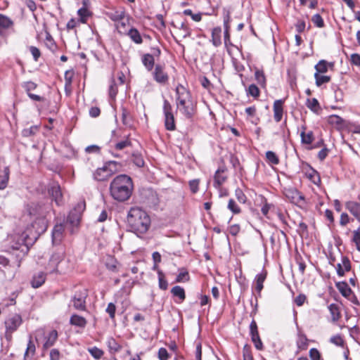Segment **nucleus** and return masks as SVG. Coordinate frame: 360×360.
<instances>
[{"mask_svg":"<svg viewBox=\"0 0 360 360\" xmlns=\"http://www.w3.org/2000/svg\"><path fill=\"white\" fill-rule=\"evenodd\" d=\"M127 223L131 231L139 236L148 230L150 226V218L141 208L131 207L128 212Z\"/></svg>","mask_w":360,"mask_h":360,"instance_id":"1","label":"nucleus"},{"mask_svg":"<svg viewBox=\"0 0 360 360\" xmlns=\"http://www.w3.org/2000/svg\"><path fill=\"white\" fill-rule=\"evenodd\" d=\"M132 180L125 174H120L116 176L110 186L111 196L120 202L128 200L132 193Z\"/></svg>","mask_w":360,"mask_h":360,"instance_id":"2","label":"nucleus"},{"mask_svg":"<svg viewBox=\"0 0 360 360\" xmlns=\"http://www.w3.org/2000/svg\"><path fill=\"white\" fill-rule=\"evenodd\" d=\"M51 207L50 204L32 203L27 208L29 215L34 218H45L50 213Z\"/></svg>","mask_w":360,"mask_h":360,"instance_id":"3","label":"nucleus"},{"mask_svg":"<svg viewBox=\"0 0 360 360\" xmlns=\"http://www.w3.org/2000/svg\"><path fill=\"white\" fill-rule=\"evenodd\" d=\"M117 163L115 161L107 162L102 168H98L94 173V178L97 181H105L117 171Z\"/></svg>","mask_w":360,"mask_h":360,"instance_id":"4","label":"nucleus"},{"mask_svg":"<svg viewBox=\"0 0 360 360\" xmlns=\"http://www.w3.org/2000/svg\"><path fill=\"white\" fill-rule=\"evenodd\" d=\"M88 296V291L85 288H81L75 291L71 302L73 307L77 310L84 311L86 309V299Z\"/></svg>","mask_w":360,"mask_h":360,"instance_id":"5","label":"nucleus"},{"mask_svg":"<svg viewBox=\"0 0 360 360\" xmlns=\"http://www.w3.org/2000/svg\"><path fill=\"white\" fill-rule=\"evenodd\" d=\"M301 170L307 178L314 184L319 186L321 184V179L319 173L314 169L309 163L302 162Z\"/></svg>","mask_w":360,"mask_h":360,"instance_id":"6","label":"nucleus"},{"mask_svg":"<svg viewBox=\"0 0 360 360\" xmlns=\"http://www.w3.org/2000/svg\"><path fill=\"white\" fill-rule=\"evenodd\" d=\"M163 112L166 129L169 131H174L176 129V125L174 115L172 113V107L167 100L164 101Z\"/></svg>","mask_w":360,"mask_h":360,"instance_id":"7","label":"nucleus"},{"mask_svg":"<svg viewBox=\"0 0 360 360\" xmlns=\"http://www.w3.org/2000/svg\"><path fill=\"white\" fill-rule=\"evenodd\" d=\"M85 210V202H79L77 206L70 211L67 222L70 223L72 226H77L81 219L82 213Z\"/></svg>","mask_w":360,"mask_h":360,"instance_id":"8","label":"nucleus"},{"mask_svg":"<svg viewBox=\"0 0 360 360\" xmlns=\"http://www.w3.org/2000/svg\"><path fill=\"white\" fill-rule=\"evenodd\" d=\"M176 94L177 108H179V105H185V103L191 101L190 92L184 86L179 84L176 87Z\"/></svg>","mask_w":360,"mask_h":360,"instance_id":"9","label":"nucleus"},{"mask_svg":"<svg viewBox=\"0 0 360 360\" xmlns=\"http://www.w3.org/2000/svg\"><path fill=\"white\" fill-rule=\"evenodd\" d=\"M335 268L338 276L343 277L346 273L349 272L352 269V262L347 256H341V262L338 263Z\"/></svg>","mask_w":360,"mask_h":360,"instance_id":"10","label":"nucleus"},{"mask_svg":"<svg viewBox=\"0 0 360 360\" xmlns=\"http://www.w3.org/2000/svg\"><path fill=\"white\" fill-rule=\"evenodd\" d=\"M284 195L292 203L295 205H300L304 202V195L296 188H290L285 189Z\"/></svg>","mask_w":360,"mask_h":360,"instance_id":"11","label":"nucleus"},{"mask_svg":"<svg viewBox=\"0 0 360 360\" xmlns=\"http://www.w3.org/2000/svg\"><path fill=\"white\" fill-rule=\"evenodd\" d=\"M329 342L337 347L344 349V355L345 358L347 359L348 355L349 354V350L342 335L336 334L335 335L331 336L329 340Z\"/></svg>","mask_w":360,"mask_h":360,"instance_id":"12","label":"nucleus"},{"mask_svg":"<svg viewBox=\"0 0 360 360\" xmlns=\"http://www.w3.org/2000/svg\"><path fill=\"white\" fill-rule=\"evenodd\" d=\"M284 99L276 100L273 104L274 119L276 122H280L284 112Z\"/></svg>","mask_w":360,"mask_h":360,"instance_id":"13","label":"nucleus"},{"mask_svg":"<svg viewBox=\"0 0 360 360\" xmlns=\"http://www.w3.org/2000/svg\"><path fill=\"white\" fill-rule=\"evenodd\" d=\"M246 120L254 125H257L260 122V118L257 115V108L256 105H251L245 109Z\"/></svg>","mask_w":360,"mask_h":360,"instance_id":"14","label":"nucleus"},{"mask_svg":"<svg viewBox=\"0 0 360 360\" xmlns=\"http://www.w3.org/2000/svg\"><path fill=\"white\" fill-rule=\"evenodd\" d=\"M49 194L56 205H60L63 202V195L60 187L58 184H53L49 188Z\"/></svg>","mask_w":360,"mask_h":360,"instance_id":"15","label":"nucleus"},{"mask_svg":"<svg viewBox=\"0 0 360 360\" xmlns=\"http://www.w3.org/2000/svg\"><path fill=\"white\" fill-rule=\"evenodd\" d=\"M22 323V318L19 314H13L5 321L6 329L15 331Z\"/></svg>","mask_w":360,"mask_h":360,"instance_id":"16","label":"nucleus"},{"mask_svg":"<svg viewBox=\"0 0 360 360\" xmlns=\"http://www.w3.org/2000/svg\"><path fill=\"white\" fill-rule=\"evenodd\" d=\"M327 121L330 125L338 131H341L346 127V121L339 115H331L328 117Z\"/></svg>","mask_w":360,"mask_h":360,"instance_id":"17","label":"nucleus"},{"mask_svg":"<svg viewBox=\"0 0 360 360\" xmlns=\"http://www.w3.org/2000/svg\"><path fill=\"white\" fill-rule=\"evenodd\" d=\"M345 207L360 222V202L349 200L345 202Z\"/></svg>","mask_w":360,"mask_h":360,"instance_id":"18","label":"nucleus"},{"mask_svg":"<svg viewBox=\"0 0 360 360\" xmlns=\"http://www.w3.org/2000/svg\"><path fill=\"white\" fill-rule=\"evenodd\" d=\"M310 340L304 333H299L296 340V354L308 349Z\"/></svg>","mask_w":360,"mask_h":360,"instance_id":"19","label":"nucleus"},{"mask_svg":"<svg viewBox=\"0 0 360 360\" xmlns=\"http://www.w3.org/2000/svg\"><path fill=\"white\" fill-rule=\"evenodd\" d=\"M154 79L160 84H165L168 81V75L164 72L163 68L160 65H156L153 72Z\"/></svg>","mask_w":360,"mask_h":360,"instance_id":"20","label":"nucleus"},{"mask_svg":"<svg viewBox=\"0 0 360 360\" xmlns=\"http://www.w3.org/2000/svg\"><path fill=\"white\" fill-rule=\"evenodd\" d=\"M32 226L37 234L40 235L44 233L48 227V220L45 218H34Z\"/></svg>","mask_w":360,"mask_h":360,"instance_id":"21","label":"nucleus"},{"mask_svg":"<svg viewBox=\"0 0 360 360\" xmlns=\"http://www.w3.org/2000/svg\"><path fill=\"white\" fill-rule=\"evenodd\" d=\"M306 125H302V131L300 133L301 143L305 145H310L315 139L314 132L312 131H306Z\"/></svg>","mask_w":360,"mask_h":360,"instance_id":"22","label":"nucleus"},{"mask_svg":"<svg viewBox=\"0 0 360 360\" xmlns=\"http://www.w3.org/2000/svg\"><path fill=\"white\" fill-rule=\"evenodd\" d=\"M335 287L344 297L349 299V297L352 295L353 291L346 281H339L335 283Z\"/></svg>","mask_w":360,"mask_h":360,"instance_id":"23","label":"nucleus"},{"mask_svg":"<svg viewBox=\"0 0 360 360\" xmlns=\"http://www.w3.org/2000/svg\"><path fill=\"white\" fill-rule=\"evenodd\" d=\"M306 106L315 114L319 115L322 108L319 102V101L316 98H307L305 103Z\"/></svg>","mask_w":360,"mask_h":360,"instance_id":"24","label":"nucleus"},{"mask_svg":"<svg viewBox=\"0 0 360 360\" xmlns=\"http://www.w3.org/2000/svg\"><path fill=\"white\" fill-rule=\"evenodd\" d=\"M180 112L187 118H191L194 114V107L192 101L185 103V105H179Z\"/></svg>","mask_w":360,"mask_h":360,"instance_id":"25","label":"nucleus"},{"mask_svg":"<svg viewBox=\"0 0 360 360\" xmlns=\"http://www.w3.org/2000/svg\"><path fill=\"white\" fill-rule=\"evenodd\" d=\"M328 309L331 315L332 322L336 323L338 321L342 316L339 306L337 304L333 303L328 306Z\"/></svg>","mask_w":360,"mask_h":360,"instance_id":"26","label":"nucleus"},{"mask_svg":"<svg viewBox=\"0 0 360 360\" xmlns=\"http://www.w3.org/2000/svg\"><path fill=\"white\" fill-rule=\"evenodd\" d=\"M333 63H328L325 60H321L314 67L316 70L315 73L324 74L328 71L329 67L333 68Z\"/></svg>","mask_w":360,"mask_h":360,"instance_id":"27","label":"nucleus"},{"mask_svg":"<svg viewBox=\"0 0 360 360\" xmlns=\"http://www.w3.org/2000/svg\"><path fill=\"white\" fill-rule=\"evenodd\" d=\"M224 170L218 169L214 176V186L217 188H220L225 181V176L223 175Z\"/></svg>","mask_w":360,"mask_h":360,"instance_id":"28","label":"nucleus"},{"mask_svg":"<svg viewBox=\"0 0 360 360\" xmlns=\"http://www.w3.org/2000/svg\"><path fill=\"white\" fill-rule=\"evenodd\" d=\"M13 26V20L8 16L0 14V33L2 30H8Z\"/></svg>","mask_w":360,"mask_h":360,"instance_id":"29","label":"nucleus"},{"mask_svg":"<svg viewBox=\"0 0 360 360\" xmlns=\"http://www.w3.org/2000/svg\"><path fill=\"white\" fill-rule=\"evenodd\" d=\"M266 278V272L262 271V273L257 274L255 278V290L260 293L263 289V283Z\"/></svg>","mask_w":360,"mask_h":360,"instance_id":"30","label":"nucleus"},{"mask_svg":"<svg viewBox=\"0 0 360 360\" xmlns=\"http://www.w3.org/2000/svg\"><path fill=\"white\" fill-rule=\"evenodd\" d=\"M221 29L219 27H214L212 31V41L215 46L221 44Z\"/></svg>","mask_w":360,"mask_h":360,"instance_id":"31","label":"nucleus"},{"mask_svg":"<svg viewBox=\"0 0 360 360\" xmlns=\"http://www.w3.org/2000/svg\"><path fill=\"white\" fill-rule=\"evenodd\" d=\"M70 324L81 328H84L86 325V320L79 315L73 314L70 319Z\"/></svg>","mask_w":360,"mask_h":360,"instance_id":"32","label":"nucleus"},{"mask_svg":"<svg viewBox=\"0 0 360 360\" xmlns=\"http://www.w3.org/2000/svg\"><path fill=\"white\" fill-rule=\"evenodd\" d=\"M58 338V333L56 330H51L48 337L46 338V340L44 344V348L48 349L53 346Z\"/></svg>","mask_w":360,"mask_h":360,"instance_id":"33","label":"nucleus"},{"mask_svg":"<svg viewBox=\"0 0 360 360\" xmlns=\"http://www.w3.org/2000/svg\"><path fill=\"white\" fill-rule=\"evenodd\" d=\"M255 78L258 84L262 88H265L266 86V79L264 72L262 70L257 69L255 72Z\"/></svg>","mask_w":360,"mask_h":360,"instance_id":"34","label":"nucleus"},{"mask_svg":"<svg viewBox=\"0 0 360 360\" xmlns=\"http://www.w3.org/2000/svg\"><path fill=\"white\" fill-rule=\"evenodd\" d=\"M46 279V275L44 272L40 271L36 275L34 276L32 285L34 288H39L40 287L45 281Z\"/></svg>","mask_w":360,"mask_h":360,"instance_id":"35","label":"nucleus"},{"mask_svg":"<svg viewBox=\"0 0 360 360\" xmlns=\"http://www.w3.org/2000/svg\"><path fill=\"white\" fill-rule=\"evenodd\" d=\"M142 63L148 71L152 70L155 63L153 55L149 53L144 54L142 57Z\"/></svg>","mask_w":360,"mask_h":360,"instance_id":"36","label":"nucleus"},{"mask_svg":"<svg viewBox=\"0 0 360 360\" xmlns=\"http://www.w3.org/2000/svg\"><path fill=\"white\" fill-rule=\"evenodd\" d=\"M9 174V168L8 167H4L3 174H0V190L4 189L7 186Z\"/></svg>","mask_w":360,"mask_h":360,"instance_id":"37","label":"nucleus"},{"mask_svg":"<svg viewBox=\"0 0 360 360\" xmlns=\"http://www.w3.org/2000/svg\"><path fill=\"white\" fill-rule=\"evenodd\" d=\"M315 83L317 86H321L323 84L330 82V76L323 75V74L314 73Z\"/></svg>","mask_w":360,"mask_h":360,"instance_id":"38","label":"nucleus"},{"mask_svg":"<svg viewBox=\"0 0 360 360\" xmlns=\"http://www.w3.org/2000/svg\"><path fill=\"white\" fill-rule=\"evenodd\" d=\"M171 293L174 296L179 297L181 302L186 298L184 289L181 286L176 285L173 287L171 290Z\"/></svg>","mask_w":360,"mask_h":360,"instance_id":"39","label":"nucleus"},{"mask_svg":"<svg viewBox=\"0 0 360 360\" xmlns=\"http://www.w3.org/2000/svg\"><path fill=\"white\" fill-rule=\"evenodd\" d=\"M132 145L131 139L129 138V136H127L125 139L122 140L120 141H118L115 145V148L117 150H122L125 148H128L131 147Z\"/></svg>","mask_w":360,"mask_h":360,"instance_id":"40","label":"nucleus"},{"mask_svg":"<svg viewBox=\"0 0 360 360\" xmlns=\"http://www.w3.org/2000/svg\"><path fill=\"white\" fill-rule=\"evenodd\" d=\"M266 161L271 165H278L280 160L278 155L273 151L269 150L266 153Z\"/></svg>","mask_w":360,"mask_h":360,"instance_id":"41","label":"nucleus"},{"mask_svg":"<svg viewBox=\"0 0 360 360\" xmlns=\"http://www.w3.org/2000/svg\"><path fill=\"white\" fill-rule=\"evenodd\" d=\"M247 94L257 99L260 96V90L257 85L252 84L247 89Z\"/></svg>","mask_w":360,"mask_h":360,"instance_id":"42","label":"nucleus"},{"mask_svg":"<svg viewBox=\"0 0 360 360\" xmlns=\"http://www.w3.org/2000/svg\"><path fill=\"white\" fill-rule=\"evenodd\" d=\"M352 241L355 244L356 250L360 252V226L352 231Z\"/></svg>","mask_w":360,"mask_h":360,"instance_id":"43","label":"nucleus"},{"mask_svg":"<svg viewBox=\"0 0 360 360\" xmlns=\"http://www.w3.org/2000/svg\"><path fill=\"white\" fill-rule=\"evenodd\" d=\"M128 35L129 37L136 44H141L142 43V38L140 35V33L136 29H131L129 31Z\"/></svg>","mask_w":360,"mask_h":360,"instance_id":"44","label":"nucleus"},{"mask_svg":"<svg viewBox=\"0 0 360 360\" xmlns=\"http://www.w3.org/2000/svg\"><path fill=\"white\" fill-rule=\"evenodd\" d=\"M131 157L132 161L135 165H136L139 167H141L144 165V160L143 159L141 154L137 152H132Z\"/></svg>","mask_w":360,"mask_h":360,"instance_id":"45","label":"nucleus"},{"mask_svg":"<svg viewBox=\"0 0 360 360\" xmlns=\"http://www.w3.org/2000/svg\"><path fill=\"white\" fill-rule=\"evenodd\" d=\"M63 230V226L61 224L56 225L54 226L52 233L53 242L60 239Z\"/></svg>","mask_w":360,"mask_h":360,"instance_id":"46","label":"nucleus"},{"mask_svg":"<svg viewBox=\"0 0 360 360\" xmlns=\"http://www.w3.org/2000/svg\"><path fill=\"white\" fill-rule=\"evenodd\" d=\"M158 274L160 288L164 290H167L168 283L167 280L165 279V274L161 270L158 271Z\"/></svg>","mask_w":360,"mask_h":360,"instance_id":"47","label":"nucleus"},{"mask_svg":"<svg viewBox=\"0 0 360 360\" xmlns=\"http://www.w3.org/2000/svg\"><path fill=\"white\" fill-rule=\"evenodd\" d=\"M88 352L96 359H100L104 354V352L102 349H101L96 347L89 348Z\"/></svg>","mask_w":360,"mask_h":360,"instance_id":"48","label":"nucleus"},{"mask_svg":"<svg viewBox=\"0 0 360 360\" xmlns=\"http://www.w3.org/2000/svg\"><path fill=\"white\" fill-rule=\"evenodd\" d=\"M243 360H254L251 347L245 345L243 348Z\"/></svg>","mask_w":360,"mask_h":360,"instance_id":"49","label":"nucleus"},{"mask_svg":"<svg viewBox=\"0 0 360 360\" xmlns=\"http://www.w3.org/2000/svg\"><path fill=\"white\" fill-rule=\"evenodd\" d=\"M228 208L233 213V214H239L241 212L240 207L235 202L234 200L230 199L228 204Z\"/></svg>","mask_w":360,"mask_h":360,"instance_id":"50","label":"nucleus"},{"mask_svg":"<svg viewBox=\"0 0 360 360\" xmlns=\"http://www.w3.org/2000/svg\"><path fill=\"white\" fill-rule=\"evenodd\" d=\"M311 21L313 23L319 28H322L324 27V21L321 15L315 14L312 16Z\"/></svg>","mask_w":360,"mask_h":360,"instance_id":"51","label":"nucleus"},{"mask_svg":"<svg viewBox=\"0 0 360 360\" xmlns=\"http://www.w3.org/2000/svg\"><path fill=\"white\" fill-rule=\"evenodd\" d=\"M262 202L264 204L261 208V212L264 216H265L266 217H268L269 211L273 205L271 204H269L267 202V200L264 197H262Z\"/></svg>","mask_w":360,"mask_h":360,"instance_id":"52","label":"nucleus"},{"mask_svg":"<svg viewBox=\"0 0 360 360\" xmlns=\"http://www.w3.org/2000/svg\"><path fill=\"white\" fill-rule=\"evenodd\" d=\"M38 131L37 126H32L30 128L24 129L22 131V134L25 137H29L36 134Z\"/></svg>","mask_w":360,"mask_h":360,"instance_id":"53","label":"nucleus"},{"mask_svg":"<svg viewBox=\"0 0 360 360\" xmlns=\"http://www.w3.org/2000/svg\"><path fill=\"white\" fill-rule=\"evenodd\" d=\"M251 340L257 350H263L264 345L259 335L251 337Z\"/></svg>","mask_w":360,"mask_h":360,"instance_id":"54","label":"nucleus"},{"mask_svg":"<svg viewBox=\"0 0 360 360\" xmlns=\"http://www.w3.org/2000/svg\"><path fill=\"white\" fill-rule=\"evenodd\" d=\"M34 352H35V345L32 340V338L30 337L28 344H27V349L25 353V358H27L30 354L33 355L34 354Z\"/></svg>","mask_w":360,"mask_h":360,"instance_id":"55","label":"nucleus"},{"mask_svg":"<svg viewBox=\"0 0 360 360\" xmlns=\"http://www.w3.org/2000/svg\"><path fill=\"white\" fill-rule=\"evenodd\" d=\"M309 356L311 360H321V354L316 348L310 349Z\"/></svg>","mask_w":360,"mask_h":360,"instance_id":"56","label":"nucleus"},{"mask_svg":"<svg viewBox=\"0 0 360 360\" xmlns=\"http://www.w3.org/2000/svg\"><path fill=\"white\" fill-rule=\"evenodd\" d=\"M250 334L251 337L259 335L257 322L254 319L251 321L250 325Z\"/></svg>","mask_w":360,"mask_h":360,"instance_id":"57","label":"nucleus"},{"mask_svg":"<svg viewBox=\"0 0 360 360\" xmlns=\"http://www.w3.org/2000/svg\"><path fill=\"white\" fill-rule=\"evenodd\" d=\"M235 195H236V197L238 201L240 203L243 204L246 202L247 198L241 189H240V188L236 189V192H235Z\"/></svg>","mask_w":360,"mask_h":360,"instance_id":"58","label":"nucleus"},{"mask_svg":"<svg viewBox=\"0 0 360 360\" xmlns=\"http://www.w3.org/2000/svg\"><path fill=\"white\" fill-rule=\"evenodd\" d=\"M350 221V217H349L348 214L346 212H342L340 214V225L341 226H345L347 225Z\"/></svg>","mask_w":360,"mask_h":360,"instance_id":"59","label":"nucleus"},{"mask_svg":"<svg viewBox=\"0 0 360 360\" xmlns=\"http://www.w3.org/2000/svg\"><path fill=\"white\" fill-rule=\"evenodd\" d=\"M306 301L307 297L304 294L298 295L294 300V302L297 307L302 306Z\"/></svg>","mask_w":360,"mask_h":360,"instance_id":"60","label":"nucleus"},{"mask_svg":"<svg viewBox=\"0 0 360 360\" xmlns=\"http://www.w3.org/2000/svg\"><path fill=\"white\" fill-rule=\"evenodd\" d=\"M189 279L188 273L186 271H181L179 274L176 278V282L181 283Z\"/></svg>","mask_w":360,"mask_h":360,"instance_id":"61","label":"nucleus"},{"mask_svg":"<svg viewBox=\"0 0 360 360\" xmlns=\"http://www.w3.org/2000/svg\"><path fill=\"white\" fill-rule=\"evenodd\" d=\"M108 347L110 348V350H113L115 352H118L121 349V347L116 342V341L113 338H110L108 340Z\"/></svg>","mask_w":360,"mask_h":360,"instance_id":"62","label":"nucleus"},{"mask_svg":"<svg viewBox=\"0 0 360 360\" xmlns=\"http://www.w3.org/2000/svg\"><path fill=\"white\" fill-rule=\"evenodd\" d=\"M350 62L352 65L360 67V54L352 53L351 55Z\"/></svg>","mask_w":360,"mask_h":360,"instance_id":"63","label":"nucleus"},{"mask_svg":"<svg viewBox=\"0 0 360 360\" xmlns=\"http://www.w3.org/2000/svg\"><path fill=\"white\" fill-rule=\"evenodd\" d=\"M158 358L160 360H167L169 358V354L165 348H160L158 351Z\"/></svg>","mask_w":360,"mask_h":360,"instance_id":"64","label":"nucleus"}]
</instances>
